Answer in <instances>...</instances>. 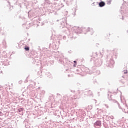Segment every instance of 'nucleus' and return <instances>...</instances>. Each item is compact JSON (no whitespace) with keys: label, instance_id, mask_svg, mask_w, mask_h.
I'll use <instances>...</instances> for the list:
<instances>
[{"label":"nucleus","instance_id":"f257e3e1","mask_svg":"<svg viewBox=\"0 0 128 128\" xmlns=\"http://www.w3.org/2000/svg\"><path fill=\"white\" fill-rule=\"evenodd\" d=\"M106 6V3H104V2H101L99 3V6L100 8H102V6Z\"/></svg>","mask_w":128,"mask_h":128},{"label":"nucleus","instance_id":"39448f33","mask_svg":"<svg viewBox=\"0 0 128 128\" xmlns=\"http://www.w3.org/2000/svg\"><path fill=\"white\" fill-rule=\"evenodd\" d=\"M74 64H76V60L74 61Z\"/></svg>","mask_w":128,"mask_h":128},{"label":"nucleus","instance_id":"7ed1b4c3","mask_svg":"<svg viewBox=\"0 0 128 128\" xmlns=\"http://www.w3.org/2000/svg\"><path fill=\"white\" fill-rule=\"evenodd\" d=\"M96 126H100V122H96Z\"/></svg>","mask_w":128,"mask_h":128},{"label":"nucleus","instance_id":"f03ea898","mask_svg":"<svg viewBox=\"0 0 128 128\" xmlns=\"http://www.w3.org/2000/svg\"><path fill=\"white\" fill-rule=\"evenodd\" d=\"M24 50H30V48L28 47H26L24 48Z\"/></svg>","mask_w":128,"mask_h":128},{"label":"nucleus","instance_id":"423d86ee","mask_svg":"<svg viewBox=\"0 0 128 128\" xmlns=\"http://www.w3.org/2000/svg\"><path fill=\"white\" fill-rule=\"evenodd\" d=\"M74 68H76V64H74Z\"/></svg>","mask_w":128,"mask_h":128},{"label":"nucleus","instance_id":"20e7f679","mask_svg":"<svg viewBox=\"0 0 128 128\" xmlns=\"http://www.w3.org/2000/svg\"><path fill=\"white\" fill-rule=\"evenodd\" d=\"M124 74H128V70H124Z\"/></svg>","mask_w":128,"mask_h":128},{"label":"nucleus","instance_id":"0eeeda50","mask_svg":"<svg viewBox=\"0 0 128 128\" xmlns=\"http://www.w3.org/2000/svg\"><path fill=\"white\" fill-rule=\"evenodd\" d=\"M123 78H124V77H122V78H121L122 80Z\"/></svg>","mask_w":128,"mask_h":128}]
</instances>
